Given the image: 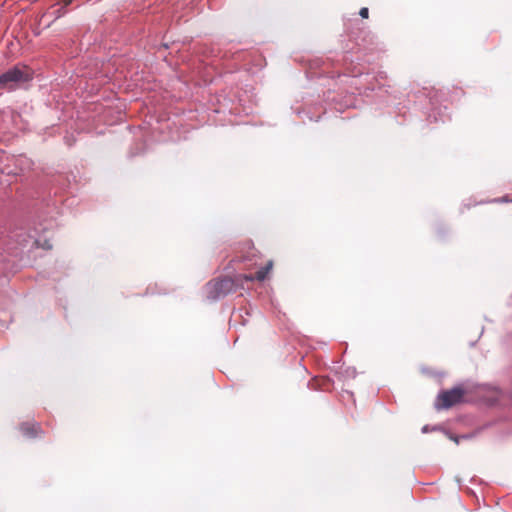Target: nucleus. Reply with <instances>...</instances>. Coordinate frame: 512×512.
<instances>
[{
    "instance_id": "nucleus-8",
    "label": "nucleus",
    "mask_w": 512,
    "mask_h": 512,
    "mask_svg": "<svg viewBox=\"0 0 512 512\" xmlns=\"http://www.w3.org/2000/svg\"><path fill=\"white\" fill-rule=\"evenodd\" d=\"M456 443H458V437H451Z\"/></svg>"
},
{
    "instance_id": "nucleus-1",
    "label": "nucleus",
    "mask_w": 512,
    "mask_h": 512,
    "mask_svg": "<svg viewBox=\"0 0 512 512\" xmlns=\"http://www.w3.org/2000/svg\"><path fill=\"white\" fill-rule=\"evenodd\" d=\"M32 78L31 70L26 66H15L0 75V88L12 90L18 84L29 81Z\"/></svg>"
},
{
    "instance_id": "nucleus-4",
    "label": "nucleus",
    "mask_w": 512,
    "mask_h": 512,
    "mask_svg": "<svg viewBox=\"0 0 512 512\" xmlns=\"http://www.w3.org/2000/svg\"><path fill=\"white\" fill-rule=\"evenodd\" d=\"M20 431L28 438H35L42 433L41 427L36 422H24L20 425Z\"/></svg>"
},
{
    "instance_id": "nucleus-2",
    "label": "nucleus",
    "mask_w": 512,
    "mask_h": 512,
    "mask_svg": "<svg viewBox=\"0 0 512 512\" xmlns=\"http://www.w3.org/2000/svg\"><path fill=\"white\" fill-rule=\"evenodd\" d=\"M207 287L209 298L217 299L234 292L237 287V281L230 277H224L222 279L210 281Z\"/></svg>"
},
{
    "instance_id": "nucleus-3",
    "label": "nucleus",
    "mask_w": 512,
    "mask_h": 512,
    "mask_svg": "<svg viewBox=\"0 0 512 512\" xmlns=\"http://www.w3.org/2000/svg\"><path fill=\"white\" fill-rule=\"evenodd\" d=\"M464 396V390L457 387L441 392L437 398L438 408H450L459 403Z\"/></svg>"
},
{
    "instance_id": "nucleus-7",
    "label": "nucleus",
    "mask_w": 512,
    "mask_h": 512,
    "mask_svg": "<svg viewBox=\"0 0 512 512\" xmlns=\"http://www.w3.org/2000/svg\"><path fill=\"white\" fill-rule=\"evenodd\" d=\"M359 15L362 17V18H365L367 19L369 17V10L367 7H363L360 9L359 11Z\"/></svg>"
},
{
    "instance_id": "nucleus-6",
    "label": "nucleus",
    "mask_w": 512,
    "mask_h": 512,
    "mask_svg": "<svg viewBox=\"0 0 512 512\" xmlns=\"http://www.w3.org/2000/svg\"><path fill=\"white\" fill-rule=\"evenodd\" d=\"M243 280L245 281H253V280H256V274L255 275H238L236 277V281L237 283L238 282H242Z\"/></svg>"
},
{
    "instance_id": "nucleus-5",
    "label": "nucleus",
    "mask_w": 512,
    "mask_h": 512,
    "mask_svg": "<svg viewBox=\"0 0 512 512\" xmlns=\"http://www.w3.org/2000/svg\"><path fill=\"white\" fill-rule=\"evenodd\" d=\"M273 262L269 261L265 267L261 268L256 272V280L263 281L266 279L267 275L269 274L270 270L272 269Z\"/></svg>"
}]
</instances>
